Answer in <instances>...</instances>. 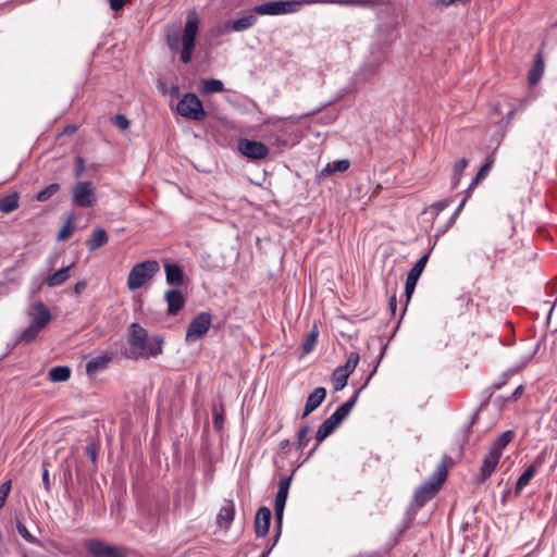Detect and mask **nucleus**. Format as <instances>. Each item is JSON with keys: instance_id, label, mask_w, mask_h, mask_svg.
Here are the masks:
<instances>
[{"instance_id": "nucleus-26", "label": "nucleus", "mask_w": 557, "mask_h": 557, "mask_svg": "<svg viewBox=\"0 0 557 557\" xmlns=\"http://www.w3.org/2000/svg\"><path fill=\"white\" fill-rule=\"evenodd\" d=\"M20 195L14 191L0 198V212L11 213L18 208Z\"/></svg>"}, {"instance_id": "nucleus-14", "label": "nucleus", "mask_w": 557, "mask_h": 557, "mask_svg": "<svg viewBox=\"0 0 557 557\" xmlns=\"http://www.w3.org/2000/svg\"><path fill=\"white\" fill-rule=\"evenodd\" d=\"M30 322L44 330L51 321V312L49 308L41 301L32 305L29 311Z\"/></svg>"}, {"instance_id": "nucleus-18", "label": "nucleus", "mask_w": 557, "mask_h": 557, "mask_svg": "<svg viewBox=\"0 0 557 557\" xmlns=\"http://www.w3.org/2000/svg\"><path fill=\"white\" fill-rule=\"evenodd\" d=\"M235 516V504L233 500H225V504L221 507L216 516V524L220 528L227 530L234 520Z\"/></svg>"}, {"instance_id": "nucleus-5", "label": "nucleus", "mask_w": 557, "mask_h": 557, "mask_svg": "<svg viewBox=\"0 0 557 557\" xmlns=\"http://www.w3.org/2000/svg\"><path fill=\"white\" fill-rule=\"evenodd\" d=\"M315 0H276L260 3L252 8L258 15H286L298 12L304 4H313Z\"/></svg>"}, {"instance_id": "nucleus-52", "label": "nucleus", "mask_w": 557, "mask_h": 557, "mask_svg": "<svg viewBox=\"0 0 557 557\" xmlns=\"http://www.w3.org/2000/svg\"><path fill=\"white\" fill-rule=\"evenodd\" d=\"M524 391V386L523 385H519L515 391L513 393L511 394V396L508 398L509 400H517L523 393Z\"/></svg>"}, {"instance_id": "nucleus-28", "label": "nucleus", "mask_w": 557, "mask_h": 557, "mask_svg": "<svg viewBox=\"0 0 557 557\" xmlns=\"http://www.w3.org/2000/svg\"><path fill=\"white\" fill-rule=\"evenodd\" d=\"M513 437L512 431H505L491 444L490 449L503 456L504 449L512 442Z\"/></svg>"}, {"instance_id": "nucleus-6", "label": "nucleus", "mask_w": 557, "mask_h": 557, "mask_svg": "<svg viewBox=\"0 0 557 557\" xmlns=\"http://www.w3.org/2000/svg\"><path fill=\"white\" fill-rule=\"evenodd\" d=\"M160 265L156 260H146L135 264L128 273L127 287L131 290L141 288L159 272Z\"/></svg>"}, {"instance_id": "nucleus-45", "label": "nucleus", "mask_w": 557, "mask_h": 557, "mask_svg": "<svg viewBox=\"0 0 557 557\" xmlns=\"http://www.w3.org/2000/svg\"><path fill=\"white\" fill-rule=\"evenodd\" d=\"M85 171V161L82 157H76L75 163H74V176L76 178H79Z\"/></svg>"}, {"instance_id": "nucleus-39", "label": "nucleus", "mask_w": 557, "mask_h": 557, "mask_svg": "<svg viewBox=\"0 0 557 557\" xmlns=\"http://www.w3.org/2000/svg\"><path fill=\"white\" fill-rule=\"evenodd\" d=\"M349 161L347 159H341L334 161L332 164L329 163L327 166L323 170L326 173H335V172H345L349 169Z\"/></svg>"}, {"instance_id": "nucleus-35", "label": "nucleus", "mask_w": 557, "mask_h": 557, "mask_svg": "<svg viewBox=\"0 0 557 557\" xmlns=\"http://www.w3.org/2000/svg\"><path fill=\"white\" fill-rule=\"evenodd\" d=\"M360 360L359 354L357 351H351L347 356L346 362L343 366H339L338 368L343 370L347 374H351L354 370L356 369L358 362Z\"/></svg>"}, {"instance_id": "nucleus-8", "label": "nucleus", "mask_w": 557, "mask_h": 557, "mask_svg": "<svg viewBox=\"0 0 557 557\" xmlns=\"http://www.w3.org/2000/svg\"><path fill=\"white\" fill-rule=\"evenodd\" d=\"M211 323L212 315L210 312H200L197 314L187 327L185 342L194 343L201 338L209 331Z\"/></svg>"}, {"instance_id": "nucleus-48", "label": "nucleus", "mask_w": 557, "mask_h": 557, "mask_svg": "<svg viewBox=\"0 0 557 557\" xmlns=\"http://www.w3.org/2000/svg\"><path fill=\"white\" fill-rule=\"evenodd\" d=\"M131 0H109L111 10L115 12L122 10L125 3Z\"/></svg>"}, {"instance_id": "nucleus-25", "label": "nucleus", "mask_w": 557, "mask_h": 557, "mask_svg": "<svg viewBox=\"0 0 557 557\" xmlns=\"http://www.w3.org/2000/svg\"><path fill=\"white\" fill-rule=\"evenodd\" d=\"M73 265L74 264L61 268L58 271H55L54 273H52L51 275H49L47 278V285L49 287H54V286H59V285H62L63 283H65L70 277V270L72 269Z\"/></svg>"}, {"instance_id": "nucleus-38", "label": "nucleus", "mask_w": 557, "mask_h": 557, "mask_svg": "<svg viewBox=\"0 0 557 557\" xmlns=\"http://www.w3.org/2000/svg\"><path fill=\"white\" fill-rule=\"evenodd\" d=\"M60 189V185L58 183L49 184L46 188L39 191L36 196V199L40 202L47 201L54 194H57Z\"/></svg>"}, {"instance_id": "nucleus-7", "label": "nucleus", "mask_w": 557, "mask_h": 557, "mask_svg": "<svg viewBox=\"0 0 557 557\" xmlns=\"http://www.w3.org/2000/svg\"><path fill=\"white\" fill-rule=\"evenodd\" d=\"M177 112L191 121H202L207 116L201 100L193 92L185 94L176 106Z\"/></svg>"}, {"instance_id": "nucleus-31", "label": "nucleus", "mask_w": 557, "mask_h": 557, "mask_svg": "<svg viewBox=\"0 0 557 557\" xmlns=\"http://www.w3.org/2000/svg\"><path fill=\"white\" fill-rule=\"evenodd\" d=\"M48 375L51 382H65L71 376V369L66 366L53 367Z\"/></svg>"}, {"instance_id": "nucleus-17", "label": "nucleus", "mask_w": 557, "mask_h": 557, "mask_svg": "<svg viewBox=\"0 0 557 557\" xmlns=\"http://www.w3.org/2000/svg\"><path fill=\"white\" fill-rule=\"evenodd\" d=\"M326 397V389L324 387H317L314 391L307 397L304 412L301 418H307L311 412H313L324 401Z\"/></svg>"}, {"instance_id": "nucleus-32", "label": "nucleus", "mask_w": 557, "mask_h": 557, "mask_svg": "<svg viewBox=\"0 0 557 557\" xmlns=\"http://www.w3.org/2000/svg\"><path fill=\"white\" fill-rule=\"evenodd\" d=\"M42 330L32 322L18 335L17 341L28 344L33 342Z\"/></svg>"}, {"instance_id": "nucleus-61", "label": "nucleus", "mask_w": 557, "mask_h": 557, "mask_svg": "<svg viewBox=\"0 0 557 557\" xmlns=\"http://www.w3.org/2000/svg\"><path fill=\"white\" fill-rule=\"evenodd\" d=\"M510 373H513V371H508L506 373H504L503 377H506L507 375H509Z\"/></svg>"}, {"instance_id": "nucleus-41", "label": "nucleus", "mask_w": 557, "mask_h": 557, "mask_svg": "<svg viewBox=\"0 0 557 557\" xmlns=\"http://www.w3.org/2000/svg\"><path fill=\"white\" fill-rule=\"evenodd\" d=\"M12 482L11 480L4 481L0 484V510L4 507L7 498L11 492Z\"/></svg>"}, {"instance_id": "nucleus-57", "label": "nucleus", "mask_w": 557, "mask_h": 557, "mask_svg": "<svg viewBox=\"0 0 557 557\" xmlns=\"http://www.w3.org/2000/svg\"><path fill=\"white\" fill-rule=\"evenodd\" d=\"M505 383H506V381H505V380H499L498 382H495V383L493 384V386H492V387H493V389H499V388H502V386H503Z\"/></svg>"}, {"instance_id": "nucleus-2", "label": "nucleus", "mask_w": 557, "mask_h": 557, "mask_svg": "<svg viewBox=\"0 0 557 557\" xmlns=\"http://www.w3.org/2000/svg\"><path fill=\"white\" fill-rule=\"evenodd\" d=\"M127 343L129 345L128 357L133 359L157 357L163 350V337L149 336L148 331L136 322L129 325Z\"/></svg>"}, {"instance_id": "nucleus-4", "label": "nucleus", "mask_w": 557, "mask_h": 557, "mask_svg": "<svg viewBox=\"0 0 557 557\" xmlns=\"http://www.w3.org/2000/svg\"><path fill=\"white\" fill-rule=\"evenodd\" d=\"M449 457L445 455L442 462L436 467L430 480L422 483L414 491V504L417 507L422 508L428 502L435 497L441 490L447 476V460Z\"/></svg>"}, {"instance_id": "nucleus-62", "label": "nucleus", "mask_w": 557, "mask_h": 557, "mask_svg": "<svg viewBox=\"0 0 557 557\" xmlns=\"http://www.w3.org/2000/svg\"><path fill=\"white\" fill-rule=\"evenodd\" d=\"M251 554H252V549H249V550L246 552L247 556H250Z\"/></svg>"}, {"instance_id": "nucleus-60", "label": "nucleus", "mask_w": 557, "mask_h": 557, "mask_svg": "<svg viewBox=\"0 0 557 557\" xmlns=\"http://www.w3.org/2000/svg\"><path fill=\"white\" fill-rule=\"evenodd\" d=\"M177 91H178V87L177 86H173L172 87V92L177 94Z\"/></svg>"}, {"instance_id": "nucleus-33", "label": "nucleus", "mask_w": 557, "mask_h": 557, "mask_svg": "<svg viewBox=\"0 0 557 557\" xmlns=\"http://www.w3.org/2000/svg\"><path fill=\"white\" fill-rule=\"evenodd\" d=\"M349 374L345 373L338 367L333 371L332 381L334 384V389L336 392L342 391L347 385V380Z\"/></svg>"}, {"instance_id": "nucleus-56", "label": "nucleus", "mask_w": 557, "mask_h": 557, "mask_svg": "<svg viewBox=\"0 0 557 557\" xmlns=\"http://www.w3.org/2000/svg\"><path fill=\"white\" fill-rule=\"evenodd\" d=\"M388 305H389V308H391V310H392V311H395V310H396V308H397V300H396V297H395V296H393V297L389 299Z\"/></svg>"}, {"instance_id": "nucleus-44", "label": "nucleus", "mask_w": 557, "mask_h": 557, "mask_svg": "<svg viewBox=\"0 0 557 557\" xmlns=\"http://www.w3.org/2000/svg\"><path fill=\"white\" fill-rule=\"evenodd\" d=\"M429 260V253H424L421 256L418 261L414 263V265L410 269V272L418 274L421 276L426 263Z\"/></svg>"}, {"instance_id": "nucleus-12", "label": "nucleus", "mask_w": 557, "mask_h": 557, "mask_svg": "<svg viewBox=\"0 0 557 557\" xmlns=\"http://www.w3.org/2000/svg\"><path fill=\"white\" fill-rule=\"evenodd\" d=\"M500 458L502 455L495 453L492 449H488V453L482 460V465L480 467L479 473L476 474L475 482L480 484L485 483L495 472Z\"/></svg>"}, {"instance_id": "nucleus-30", "label": "nucleus", "mask_w": 557, "mask_h": 557, "mask_svg": "<svg viewBox=\"0 0 557 557\" xmlns=\"http://www.w3.org/2000/svg\"><path fill=\"white\" fill-rule=\"evenodd\" d=\"M224 89L222 81L216 78H207L201 81L200 92L201 94H213L221 92Z\"/></svg>"}, {"instance_id": "nucleus-37", "label": "nucleus", "mask_w": 557, "mask_h": 557, "mask_svg": "<svg viewBox=\"0 0 557 557\" xmlns=\"http://www.w3.org/2000/svg\"><path fill=\"white\" fill-rule=\"evenodd\" d=\"M419 277H420V275L414 274L410 271L408 272L407 277H406V283H405V295H406L407 301H409V299L411 298V296L414 292L416 285L419 281Z\"/></svg>"}, {"instance_id": "nucleus-10", "label": "nucleus", "mask_w": 557, "mask_h": 557, "mask_svg": "<svg viewBox=\"0 0 557 557\" xmlns=\"http://www.w3.org/2000/svg\"><path fill=\"white\" fill-rule=\"evenodd\" d=\"M73 202L81 208L92 207L96 201V193L90 182H78L73 187Z\"/></svg>"}, {"instance_id": "nucleus-40", "label": "nucleus", "mask_w": 557, "mask_h": 557, "mask_svg": "<svg viewBox=\"0 0 557 557\" xmlns=\"http://www.w3.org/2000/svg\"><path fill=\"white\" fill-rule=\"evenodd\" d=\"M310 426L309 425H302L298 433H297V447L298 449H304L309 441H310V437H309V434H310Z\"/></svg>"}, {"instance_id": "nucleus-16", "label": "nucleus", "mask_w": 557, "mask_h": 557, "mask_svg": "<svg viewBox=\"0 0 557 557\" xmlns=\"http://www.w3.org/2000/svg\"><path fill=\"white\" fill-rule=\"evenodd\" d=\"M272 513L270 508L260 507L255 518V532L258 537H264L270 529Z\"/></svg>"}, {"instance_id": "nucleus-58", "label": "nucleus", "mask_w": 557, "mask_h": 557, "mask_svg": "<svg viewBox=\"0 0 557 557\" xmlns=\"http://www.w3.org/2000/svg\"><path fill=\"white\" fill-rule=\"evenodd\" d=\"M478 414H479V412H478V411H475V412L472 414V417H471V421H470V424H469V426H468V428H471V426L476 422Z\"/></svg>"}, {"instance_id": "nucleus-51", "label": "nucleus", "mask_w": 557, "mask_h": 557, "mask_svg": "<svg viewBox=\"0 0 557 557\" xmlns=\"http://www.w3.org/2000/svg\"><path fill=\"white\" fill-rule=\"evenodd\" d=\"M87 287V282L86 281H78L75 285H74V293L76 295H79L82 294Z\"/></svg>"}, {"instance_id": "nucleus-43", "label": "nucleus", "mask_w": 557, "mask_h": 557, "mask_svg": "<svg viewBox=\"0 0 557 557\" xmlns=\"http://www.w3.org/2000/svg\"><path fill=\"white\" fill-rule=\"evenodd\" d=\"M213 425L216 431H222L224 425V411L222 407L220 410L216 407L213 408Z\"/></svg>"}, {"instance_id": "nucleus-22", "label": "nucleus", "mask_w": 557, "mask_h": 557, "mask_svg": "<svg viewBox=\"0 0 557 557\" xmlns=\"http://www.w3.org/2000/svg\"><path fill=\"white\" fill-rule=\"evenodd\" d=\"M315 3H331L344 7L375 8L382 4L381 0H315Z\"/></svg>"}, {"instance_id": "nucleus-46", "label": "nucleus", "mask_w": 557, "mask_h": 557, "mask_svg": "<svg viewBox=\"0 0 557 557\" xmlns=\"http://www.w3.org/2000/svg\"><path fill=\"white\" fill-rule=\"evenodd\" d=\"M114 124L117 128L125 131L129 127V121L123 114H116L114 116Z\"/></svg>"}, {"instance_id": "nucleus-20", "label": "nucleus", "mask_w": 557, "mask_h": 557, "mask_svg": "<svg viewBox=\"0 0 557 557\" xmlns=\"http://www.w3.org/2000/svg\"><path fill=\"white\" fill-rule=\"evenodd\" d=\"M165 280L170 285H183L185 274L183 269L174 262H166L164 264Z\"/></svg>"}, {"instance_id": "nucleus-9", "label": "nucleus", "mask_w": 557, "mask_h": 557, "mask_svg": "<svg viewBox=\"0 0 557 557\" xmlns=\"http://www.w3.org/2000/svg\"><path fill=\"white\" fill-rule=\"evenodd\" d=\"M84 546L91 557H126L122 548L107 544L99 539L86 540Z\"/></svg>"}, {"instance_id": "nucleus-21", "label": "nucleus", "mask_w": 557, "mask_h": 557, "mask_svg": "<svg viewBox=\"0 0 557 557\" xmlns=\"http://www.w3.org/2000/svg\"><path fill=\"white\" fill-rule=\"evenodd\" d=\"M109 242V236L104 228L96 227L91 235L86 240V246L88 250L95 251L98 248L104 246Z\"/></svg>"}, {"instance_id": "nucleus-49", "label": "nucleus", "mask_w": 557, "mask_h": 557, "mask_svg": "<svg viewBox=\"0 0 557 557\" xmlns=\"http://www.w3.org/2000/svg\"><path fill=\"white\" fill-rule=\"evenodd\" d=\"M42 484H44L46 492L49 493L51 491V484H50L49 471L45 465H44V470H42Z\"/></svg>"}, {"instance_id": "nucleus-59", "label": "nucleus", "mask_w": 557, "mask_h": 557, "mask_svg": "<svg viewBox=\"0 0 557 557\" xmlns=\"http://www.w3.org/2000/svg\"><path fill=\"white\" fill-rule=\"evenodd\" d=\"M289 440H283L281 443H280V448L284 449L286 448L288 445H289Z\"/></svg>"}, {"instance_id": "nucleus-36", "label": "nucleus", "mask_w": 557, "mask_h": 557, "mask_svg": "<svg viewBox=\"0 0 557 557\" xmlns=\"http://www.w3.org/2000/svg\"><path fill=\"white\" fill-rule=\"evenodd\" d=\"M468 165V161L465 158L459 159L453 166L454 183L453 188H456L459 184L460 177Z\"/></svg>"}, {"instance_id": "nucleus-3", "label": "nucleus", "mask_w": 557, "mask_h": 557, "mask_svg": "<svg viewBox=\"0 0 557 557\" xmlns=\"http://www.w3.org/2000/svg\"><path fill=\"white\" fill-rule=\"evenodd\" d=\"M377 364L374 367L372 372L368 375L363 385L355 393V395L341 405L329 417L318 429L315 433V441L317 445L309 453V456L313 454V451L317 449L320 443H322L327 436H330L338 426L339 424L348 417L351 409L354 408L358 396L360 392L369 384L371 377L376 372Z\"/></svg>"}, {"instance_id": "nucleus-54", "label": "nucleus", "mask_w": 557, "mask_h": 557, "mask_svg": "<svg viewBox=\"0 0 557 557\" xmlns=\"http://www.w3.org/2000/svg\"><path fill=\"white\" fill-rule=\"evenodd\" d=\"M466 201H467V197H465V198L460 201L459 206L457 207V209L455 210L454 214H453V215H451V218H450V220H451V221H453V220L455 219V216H456V215L461 211V209H462V207L465 206Z\"/></svg>"}, {"instance_id": "nucleus-50", "label": "nucleus", "mask_w": 557, "mask_h": 557, "mask_svg": "<svg viewBox=\"0 0 557 557\" xmlns=\"http://www.w3.org/2000/svg\"><path fill=\"white\" fill-rule=\"evenodd\" d=\"M448 205H449L448 201L442 200V201H437V202L431 205L430 209L434 210L436 212V214H438L441 211L446 209L448 207Z\"/></svg>"}, {"instance_id": "nucleus-53", "label": "nucleus", "mask_w": 557, "mask_h": 557, "mask_svg": "<svg viewBox=\"0 0 557 557\" xmlns=\"http://www.w3.org/2000/svg\"><path fill=\"white\" fill-rule=\"evenodd\" d=\"M76 131H77V127L74 124H69L64 127V134H67V135H73Z\"/></svg>"}, {"instance_id": "nucleus-24", "label": "nucleus", "mask_w": 557, "mask_h": 557, "mask_svg": "<svg viewBox=\"0 0 557 557\" xmlns=\"http://www.w3.org/2000/svg\"><path fill=\"white\" fill-rule=\"evenodd\" d=\"M257 22V17L255 16V13L252 10L250 13L245 14L244 16L236 18L232 22L231 28L234 32H244L250 27H252Z\"/></svg>"}, {"instance_id": "nucleus-47", "label": "nucleus", "mask_w": 557, "mask_h": 557, "mask_svg": "<svg viewBox=\"0 0 557 557\" xmlns=\"http://www.w3.org/2000/svg\"><path fill=\"white\" fill-rule=\"evenodd\" d=\"M72 232L71 221L67 222L66 225H64L58 233V240H64L66 239Z\"/></svg>"}, {"instance_id": "nucleus-11", "label": "nucleus", "mask_w": 557, "mask_h": 557, "mask_svg": "<svg viewBox=\"0 0 557 557\" xmlns=\"http://www.w3.org/2000/svg\"><path fill=\"white\" fill-rule=\"evenodd\" d=\"M238 151L249 160H262L269 156L270 149L261 141L250 139H239L237 144Z\"/></svg>"}, {"instance_id": "nucleus-13", "label": "nucleus", "mask_w": 557, "mask_h": 557, "mask_svg": "<svg viewBox=\"0 0 557 557\" xmlns=\"http://www.w3.org/2000/svg\"><path fill=\"white\" fill-rule=\"evenodd\" d=\"M288 121L296 123L299 121V117H295V116L268 117L262 122V125H273L275 127V129L272 133V136L275 138V143L278 146L287 145L286 134L288 132H287V127L283 123L288 122Z\"/></svg>"}, {"instance_id": "nucleus-27", "label": "nucleus", "mask_w": 557, "mask_h": 557, "mask_svg": "<svg viewBox=\"0 0 557 557\" xmlns=\"http://www.w3.org/2000/svg\"><path fill=\"white\" fill-rule=\"evenodd\" d=\"M111 361V357L108 355L97 356L86 363V372L89 375H94L100 370H103Z\"/></svg>"}, {"instance_id": "nucleus-63", "label": "nucleus", "mask_w": 557, "mask_h": 557, "mask_svg": "<svg viewBox=\"0 0 557 557\" xmlns=\"http://www.w3.org/2000/svg\"><path fill=\"white\" fill-rule=\"evenodd\" d=\"M437 4H442V0H434Z\"/></svg>"}, {"instance_id": "nucleus-1", "label": "nucleus", "mask_w": 557, "mask_h": 557, "mask_svg": "<svg viewBox=\"0 0 557 557\" xmlns=\"http://www.w3.org/2000/svg\"><path fill=\"white\" fill-rule=\"evenodd\" d=\"M198 29V16L196 13H191L187 17L182 35L180 34L178 29H173L166 33V44L170 50L173 53L180 52L181 61L184 64H187L191 61Z\"/></svg>"}, {"instance_id": "nucleus-29", "label": "nucleus", "mask_w": 557, "mask_h": 557, "mask_svg": "<svg viewBox=\"0 0 557 557\" xmlns=\"http://www.w3.org/2000/svg\"><path fill=\"white\" fill-rule=\"evenodd\" d=\"M493 164H494V156L490 154L486 157L485 163L481 166V169L478 171L476 175L470 183L469 188H468L469 190L474 188L487 175V173L491 170V168L493 166Z\"/></svg>"}, {"instance_id": "nucleus-42", "label": "nucleus", "mask_w": 557, "mask_h": 557, "mask_svg": "<svg viewBox=\"0 0 557 557\" xmlns=\"http://www.w3.org/2000/svg\"><path fill=\"white\" fill-rule=\"evenodd\" d=\"M16 529H17V532L20 533V535L26 542H28L30 544H35L38 542L36 540V537L32 535V533L27 530V528L20 520L16 521Z\"/></svg>"}, {"instance_id": "nucleus-55", "label": "nucleus", "mask_w": 557, "mask_h": 557, "mask_svg": "<svg viewBox=\"0 0 557 557\" xmlns=\"http://www.w3.org/2000/svg\"><path fill=\"white\" fill-rule=\"evenodd\" d=\"M87 451L91 458L92 461H96V449L94 448V446H87Z\"/></svg>"}, {"instance_id": "nucleus-34", "label": "nucleus", "mask_w": 557, "mask_h": 557, "mask_svg": "<svg viewBox=\"0 0 557 557\" xmlns=\"http://www.w3.org/2000/svg\"><path fill=\"white\" fill-rule=\"evenodd\" d=\"M319 331L317 326H314L306 336L301 347L304 352L309 354L313 350L317 341H318Z\"/></svg>"}, {"instance_id": "nucleus-15", "label": "nucleus", "mask_w": 557, "mask_h": 557, "mask_svg": "<svg viewBox=\"0 0 557 557\" xmlns=\"http://www.w3.org/2000/svg\"><path fill=\"white\" fill-rule=\"evenodd\" d=\"M164 299L168 305L166 312L169 315L177 314L185 306V297L177 288H171L165 292Z\"/></svg>"}, {"instance_id": "nucleus-23", "label": "nucleus", "mask_w": 557, "mask_h": 557, "mask_svg": "<svg viewBox=\"0 0 557 557\" xmlns=\"http://www.w3.org/2000/svg\"><path fill=\"white\" fill-rule=\"evenodd\" d=\"M544 73V60L541 53H537L533 66L529 71L528 81L531 86L536 85L542 78Z\"/></svg>"}, {"instance_id": "nucleus-19", "label": "nucleus", "mask_w": 557, "mask_h": 557, "mask_svg": "<svg viewBox=\"0 0 557 557\" xmlns=\"http://www.w3.org/2000/svg\"><path fill=\"white\" fill-rule=\"evenodd\" d=\"M544 457L539 456L534 462L529 466L523 473L519 476L516 484V493L519 494L530 482V480L534 476L537 471V468L543 463Z\"/></svg>"}]
</instances>
